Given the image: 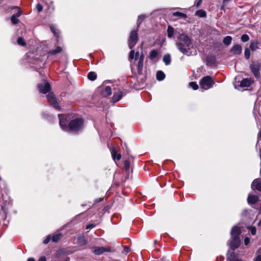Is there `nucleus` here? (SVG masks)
<instances>
[{"label": "nucleus", "instance_id": "f257e3e1", "mask_svg": "<svg viewBox=\"0 0 261 261\" xmlns=\"http://www.w3.org/2000/svg\"><path fill=\"white\" fill-rule=\"evenodd\" d=\"M59 124L61 128L64 131H70L73 133H79L84 127V119L76 118L71 120L68 125L67 122L69 120V116L66 114H59Z\"/></svg>", "mask_w": 261, "mask_h": 261}, {"label": "nucleus", "instance_id": "f03ea898", "mask_svg": "<svg viewBox=\"0 0 261 261\" xmlns=\"http://www.w3.org/2000/svg\"><path fill=\"white\" fill-rule=\"evenodd\" d=\"M178 42L176 45L178 50L185 55H190V50L192 47V40L190 37L184 33H179Z\"/></svg>", "mask_w": 261, "mask_h": 261}, {"label": "nucleus", "instance_id": "7ed1b4c3", "mask_svg": "<svg viewBox=\"0 0 261 261\" xmlns=\"http://www.w3.org/2000/svg\"><path fill=\"white\" fill-rule=\"evenodd\" d=\"M240 228L236 225L233 226L231 230V240L229 243L230 249L234 250L239 247L241 242L240 239Z\"/></svg>", "mask_w": 261, "mask_h": 261}, {"label": "nucleus", "instance_id": "20e7f679", "mask_svg": "<svg viewBox=\"0 0 261 261\" xmlns=\"http://www.w3.org/2000/svg\"><path fill=\"white\" fill-rule=\"evenodd\" d=\"M199 83L201 88L204 90H207L213 87L215 82L211 76L207 75L202 77Z\"/></svg>", "mask_w": 261, "mask_h": 261}, {"label": "nucleus", "instance_id": "39448f33", "mask_svg": "<svg viewBox=\"0 0 261 261\" xmlns=\"http://www.w3.org/2000/svg\"><path fill=\"white\" fill-rule=\"evenodd\" d=\"M137 31L138 30H134L130 33L128 39V45L130 49H133L138 41L139 37Z\"/></svg>", "mask_w": 261, "mask_h": 261}, {"label": "nucleus", "instance_id": "423d86ee", "mask_svg": "<svg viewBox=\"0 0 261 261\" xmlns=\"http://www.w3.org/2000/svg\"><path fill=\"white\" fill-rule=\"evenodd\" d=\"M47 99L48 103L53 108L58 110H60L61 108L58 105L55 95L53 92H49L47 95Z\"/></svg>", "mask_w": 261, "mask_h": 261}, {"label": "nucleus", "instance_id": "0eeeda50", "mask_svg": "<svg viewBox=\"0 0 261 261\" xmlns=\"http://www.w3.org/2000/svg\"><path fill=\"white\" fill-rule=\"evenodd\" d=\"M249 68L255 77L258 79L260 77V74L259 66L257 61L252 62L249 66Z\"/></svg>", "mask_w": 261, "mask_h": 261}, {"label": "nucleus", "instance_id": "6e6552de", "mask_svg": "<svg viewBox=\"0 0 261 261\" xmlns=\"http://www.w3.org/2000/svg\"><path fill=\"white\" fill-rule=\"evenodd\" d=\"M37 87L40 92L43 94L48 92L51 88L50 84L47 82L39 84Z\"/></svg>", "mask_w": 261, "mask_h": 261}, {"label": "nucleus", "instance_id": "1a4fd4ad", "mask_svg": "<svg viewBox=\"0 0 261 261\" xmlns=\"http://www.w3.org/2000/svg\"><path fill=\"white\" fill-rule=\"evenodd\" d=\"M144 54L142 52H141L140 56L139 58L138 63L137 64V70L139 74H141L142 73L144 65Z\"/></svg>", "mask_w": 261, "mask_h": 261}, {"label": "nucleus", "instance_id": "9d476101", "mask_svg": "<svg viewBox=\"0 0 261 261\" xmlns=\"http://www.w3.org/2000/svg\"><path fill=\"white\" fill-rule=\"evenodd\" d=\"M92 252L96 255H99L105 252H108V250L104 247L94 246L92 248Z\"/></svg>", "mask_w": 261, "mask_h": 261}, {"label": "nucleus", "instance_id": "9b49d317", "mask_svg": "<svg viewBox=\"0 0 261 261\" xmlns=\"http://www.w3.org/2000/svg\"><path fill=\"white\" fill-rule=\"evenodd\" d=\"M251 188L261 192V181L258 178L255 179L251 184Z\"/></svg>", "mask_w": 261, "mask_h": 261}, {"label": "nucleus", "instance_id": "f8f14e48", "mask_svg": "<svg viewBox=\"0 0 261 261\" xmlns=\"http://www.w3.org/2000/svg\"><path fill=\"white\" fill-rule=\"evenodd\" d=\"M123 96V92L119 90L114 92V94L112 97V101L113 102H116L120 100Z\"/></svg>", "mask_w": 261, "mask_h": 261}, {"label": "nucleus", "instance_id": "ddd939ff", "mask_svg": "<svg viewBox=\"0 0 261 261\" xmlns=\"http://www.w3.org/2000/svg\"><path fill=\"white\" fill-rule=\"evenodd\" d=\"M259 200V197L255 195H249L247 198L248 203L249 204H255Z\"/></svg>", "mask_w": 261, "mask_h": 261}, {"label": "nucleus", "instance_id": "4468645a", "mask_svg": "<svg viewBox=\"0 0 261 261\" xmlns=\"http://www.w3.org/2000/svg\"><path fill=\"white\" fill-rule=\"evenodd\" d=\"M242 47L240 44H236L233 45L231 50L230 51L232 52L233 54L234 55H240L242 53Z\"/></svg>", "mask_w": 261, "mask_h": 261}, {"label": "nucleus", "instance_id": "2eb2a0df", "mask_svg": "<svg viewBox=\"0 0 261 261\" xmlns=\"http://www.w3.org/2000/svg\"><path fill=\"white\" fill-rule=\"evenodd\" d=\"M253 83V81L251 79H244L240 83V86L242 87H249Z\"/></svg>", "mask_w": 261, "mask_h": 261}, {"label": "nucleus", "instance_id": "dca6fc26", "mask_svg": "<svg viewBox=\"0 0 261 261\" xmlns=\"http://www.w3.org/2000/svg\"><path fill=\"white\" fill-rule=\"evenodd\" d=\"M260 44V42L257 40H251L249 48L252 51H254L256 50L258 48V45Z\"/></svg>", "mask_w": 261, "mask_h": 261}, {"label": "nucleus", "instance_id": "f3484780", "mask_svg": "<svg viewBox=\"0 0 261 261\" xmlns=\"http://www.w3.org/2000/svg\"><path fill=\"white\" fill-rule=\"evenodd\" d=\"M62 51V48L60 46H57L55 49L50 50L48 54L49 55H50L51 56H55L57 54L61 53Z\"/></svg>", "mask_w": 261, "mask_h": 261}, {"label": "nucleus", "instance_id": "a211bd4d", "mask_svg": "<svg viewBox=\"0 0 261 261\" xmlns=\"http://www.w3.org/2000/svg\"><path fill=\"white\" fill-rule=\"evenodd\" d=\"M237 260L240 259L237 258V254L234 252L229 253V251L228 252L227 261H237Z\"/></svg>", "mask_w": 261, "mask_h": 261}, {"label": "nucleus", "instance_id": "6ab92c4d", "mask_svg": "<svg viewBox=\"0 0 261 261\" xmlns=\"http://www.w3.org/2000/svg\"><path fill=\"white\" fill-rule=\"evenodd\" d=\"M112 94L111 88L109 86H106L102 91L103 96L107 97L111 95Z\"/></svg>", "mask_w": 261, "mask_h": 261}, {"label": "nucleus", "instance_id": "aec40b11", "mask_svg": "<svg viewBox=\"0 0 261 261\" xmlns=\"http://www.w3.org/2000/svg\"><path fill=\"white\" fill-rule=\"evenodd\" d=\"M206 62L208 65L214 64L216 62V58L214 56H210L206 57Z\"/></svg>", "mask_w": 261, "mask_h": 261}, {"label": "nucleus", "instance_id": "412c9836", "mask_svg": "<svg viewBox=\"0 0 261 261\" xmlns=\"http://www.w3.org/2000/svg\"><path fill=\"white\" fill-rule=\"evenodd\" d=\"M156 77L157 80L162 81L165 78V74L162 71L159 70L156 72Z\"/></svg>", "mask_w": 261, "mask_h": 261}, {"label": "nucleus", "instance_id": "4be33fe9", "mask_svg": "<svg viewBox=\"0 0 261 261\" xmlns=\"http://www.w3.org/2000/svg\"><path fill=\"white\" fill-rule=\"evenodd\" d=\"M111 154L114 160L117 159V160H119L121 159V155L120 154H117V152L114 148H113L111 150Z\"/></svg>", "mask_w": 261, "mask_h": 261}, {"label": "nucleus", "instance_id": "5701e85b", "mask_svg": "<svg viewBox=\"0 0 261 261\" xmlns=\"http://www.w3.org/2000/svg\"><path fill=\"white\" fill-rule=\"evenodd\" d=\"M163 61L166 65H170L171 63V56L170 54L165 55L163 58Z\"/></svg>", "mask_w": 261, "mask_h": 261}, {"label": "nucleus", "instance_id": "b1692460", "mask_svg": "<svg viewBox=\"0 0 261 261\" xmlns=\"http://www.w3.org/2000/svg\"><path fill=\"white\" fill-rule=\"evenodd\" d=\"M77 243L81 246H84L87 243V240L83 236H80L77 239Z\"/></svg>", "mask_w": 261, "mask_h": 261}, {"label": "nucleus", "instance_id": "393cba45", "mask_svg": "<svg viewBox=\"0 0 261 261\" xmlns=\"http://www.w3.org/2000/svg\"><path fill=\"white\" fill-rule=\"evenodd\" d=\"M167 36L169 38H171L173 37L174 33V28L171 26L168 25L167 28Z\"/></svg>", "mask_w": 261, "mask_h": 261}, {"label": "nucleus", "instance_id": "a878e982", "mask_svg": "<svg viewBox=\"0 0 261 261\" xmlns=\"http://www.w3.org/2000/svg\"><path fill=\"white\" fill-rule=\"evenodd\" d=\"M232 41V37L230 36L225 37L223 39V43L226 46L229 45Z\"/></svg>", "mask_w": 261, "mask_h": 261}, {"label": "nucleus", "instance_id": "bb28decb", "mask_svg": "<svg viewBox=\"0 0 261 261\" xmlns=\"http://www.w3.org/2000/svg\"><path fill=\"white\" fill-rule=\"evenodd\" d=\"M87 77L89 80L93 81L96 79L97 75L95 72L91 71L88 73Z\"/></svg>", "mask_w": 261, "mask_h": 261}, {"label": "nucleus", "instance_id": "cd10ccee", "mask_svg": "<svg viewBox=\"0 0 261 261\" xmlns=\"http://www.w3.org/2000/svg\"><path fill=\"white\" fill-rule=\"evenodd\" d=\"M145 18H146V16L145 15H141L138 16V20L137 21V30L138 29V28L140 27L142 22L144 20V19Z\"/></svg>", "mask_w": 261, "mask_h": 261}, {"label": "nucleus", "instance_id": "c85d7f7f", "mask_svg": "<svg viewBox=\"0 0 261 261\" xmlns=\"http://www.w3.org/2000/svg\"><path fill=\"white\" fill-rule=\"evenodd\" d=\"M158 55V52L155 49L151 50L149 54V58L151 60H153Z\"/></svg>", "mask_w": 261, "mask_h": 261}, {"label": "nucleus", "instance_id": "c756f323", "mask_svg": "<svg viewBox=\"0 0 261 261\" xmlns=\"http://www.w3.org/2000/svg\"><path fill=\"white\" fill-rule=\"evenodd\" d=\"M172 15L175 17H179L184 18H186L187 17V14L180 12H175L173 13Z\"/></svg>", "mask_w": 261, "mask_h": 261}, {"label": "nucleus", "instance_id": "7c9ffc66", "mask_svg": "<svg viewBox=\"0 0 261 261\" xmlns=\"http://www.w3.org/2000/svg\"><path fill=\"white\" fill-rule=\"evenodd\" d=\"M124 168L125 172L128 174L129 172L130 165H129V162L128 160H125L124 161Z\"/></svg>", "mask_w": 261, "mask_h": 261}, {"label": "nucleus", "instance_id": "2f4dec72", "mask_svg": "<svg viewBox=\"0 0 261 261\" xmlns=\"http://www.w3.org/2000/svg\"><path fill=\"white\" fill-rule=\"evenodd\" d=\"M196 14L200 17H204L206 16V12L203 10H197L196 12Z\"/></svg>", "mask_w": 261, "mask_h": 261}, {"label": "nucleus", "instance_id": "473e14b6", "mask_svg": "<svg viewBox=\"0 0 261 261\" xmlns=\"http://www.w3.org/2000/svg\"><path fill=\"white\" fill-rule=\"evenodd\" d=\"M250 48L246 47L244 50V56L246 59H249L250 57Z\"/></svg>", "mask_w": 261, "mask_h": 261}, {"label": "nucleus", "instance_id": "72a5a7b5", "mask_svg": "<svg viewBox=\"0 0 261 261\" xmlns=\"http://www.w3.org/2000/svg\"><path fill=\"white\" fill-rule=\"evenodd\" d=\"M11 21L14 24H16L19 22V20L16 17V15H12L11 17Z\"/></svg>", "mask_w": 261, "mask_h": 261}, {"label": "nucleus", "instance_id": "f704fd0d", "mask_svg": "<svg viewBox=\"0 0 261 261\" xmlns=\"http://www.w3.org/2000/svg\"><path fill=\"white\" fill-rule=\"evenodd\" d=\"M61 236V233H58L54 235L51 238L53 242L55 243L57 242L60 240Z\"/></svg>", "mask_w": 261, "mask_h": 261}, {"label": "nucleus", "instance_id": "c9c22d12", "mask_svg": "<svg viewBox=\"0 0 261 261\" xmlns=\"http://www.w3.org/2000/svg\"><path fill=\"white\" fill-rule=\"evenodd\" d=\"M17 42L19 45L22 46H24L26 45V43L22 37H19Z\"/></svg>", "mask_w": 261, "mask_h": 261}, {"label": "nucleus", "instance_id": "e433bc0d", "mask_svg": "<svg viewBox=\"0 0 261 261\" xmlns=\"http://www.w3.org/2000/svg\"><path fill=\"white\" fill-rule=\"evenodd\" d=\"M241 40L243 42H246L249 40V37L247 34H243L241 37Z\"/></svg>", "mask_w": 261, "mask_h": 261}, {"label": "nucleus", "instance_id": "4c0bfd02", "mask_svg": "<svg viewBox=\"0 0 261 261\" xmlns=\"http://www.w3.org/2000/svg\"><path fill=\"white\" fill-rule=\"evenodd\" d=\"M50 29L51 31L54 33V35L57 36L59 35L58 30H57L53 25H50Z\"/></svg>", "mask_w": 261, "mask_h": 261}, {"label": "nucleus", "instance_id": "58836bf2", "mask_svg": "<svg viewBox=\"0 0 261 261\" xmlns=\"http://www.w3.org/2000/svg\"><path fill=\"white\" fill-rule=\"evenodd\" d=\"M11 9H19L18 11L16 14H14V15H16V17H19L21 15L22 13H21V11L20 10L19 7H18V6H12L11 7Z\"/></svg>", "mask_w": 261, "mask_h": 261}, {"label": "nucleus", "instance_id": "ea45409f", "mask_svg": "<svg viewBox=\"0 0 261 261\" xmlns=\"http://www.w3.org/2000/svg\"><path fill=\"white\" fill-rule=\"evenodd\" d=\"M189 86L190 87L193 88L194 90H197L198 89V85L194 82H191L189 83Z\"/></svg>", "mask_w": 261, "mask_h": 261}, {"label": "nucleus", "instance_id": "a19ab883", "mask_svg": "<svg viewBox=\"0 0 261 261\" xmlns=\"http://www.w3.org/2000/svg\"><path fill=\"white\" fill-rule=\"evenodd\" d=\"M132 50L129 52L128 59L130 61L135 59V50L131 49Z\"/></svg>", "mask_w": 261, "mask_h": 261}, {"label": "nucleus", "instance_id": "79ce46f5", "mask_svg": "<svg viewBox=\"0 0 261 261\" xmlns=\"http://www.w3.org/2000/svg\"><path fill=\"white\" fill-rule=\"evenodd\" d=\"M248 228L250 230L251 233L252 235H255L256 232V228L254 226L248 227Z\"/></svg>", "mask_w": 261, "mask_h": 261}, {"label": "nucleus", "instance_id": "37998d69", "mask_svg": "<svg viewBox=\"0 0 261 261\" xmlns=\"http://www.w3.org/2000/svg\"><path fill=\"white\" fill-rule=\"evenodd\" d=\"M43 6L40 4H38L36 5V9L39 12H41L43 10Z\"/></svg>", "mask_w": 261, "mask_h": 261}, {"label": "nucleus", "instance_id": "c03bdc74", "mask_svg": "<svg viewBox=\"0 0 261 261\" xmlns=\"http://www.w3.org/2000/svg\"><path fill=\"white\" fill-rule=\"evenodd\" d=\"M96 226L95 224H89L86 226L87 229H91Z\"/></svg>", "mask_w": 261, "mask_h": 261}, {"label": "nucleus", "instance_id": "a18cd8bd", "mask_svg": "<svg viewBox=\"0 0 261 261\" xmlns=\"http://www.w3.org/2000/svg\"><path fill=\"white\" fill-rule=\"evenodd\" d=\"M50 240V236H47V237L44 240L43 243L44 244H47Z\"/></svg>", "mask_w": 261, "mask_h": 261}, {"label": "nucleus", "instance_id": "49530a36", "mask_svg": "<svg viewBox=\"0 0 261 261\" xmlns=\"http://www.w3.org/2000/svg\"><path fill=\"white\" fill-rule=\"evenodd\" d=\"M141 54L139 51L135 52V60H139V58Z\"/></svg>", "mask_w": 261, "mask_h": 261}, {"label": "nucleus", "instance_id": "de8ad7c7", "mask_svg": "<svg viewBox=\"0 0 261 261\" xmlns=\"http://www.w3.org/2000/svg\"><path fill=\"white\" fill-rule=\"evenodd\" d=\"M254 261H261V254H256L254 259Z\"/></svg>", "mask_w": 261, "mask_h": 261}, {"label": "nucleus", "instance_id": "09e8293b", "mask_svg": "<svg viewBox=\"0 0 261 261\" xmlns=\"http://www.w3.org/2000/svg\"><path fill=\"white\" fill-rule=\"evenodd\" d=\"M202 2V0H196V2L195 4V6H196V8H198L199 7V6L201 4Z\"/></svg>", "mask_w": 261, "mask_h": 261}, {"label": "nucleus", "instance_id": "8fccbe9b", "mask_svg": "<svg viewBox=\"0 0 261 261\" xmlns=\"http://www.w3.org/2000/svg\"><path fill=\"white\" fill-rule=\"evenodd\" d=\"M250 242V240L248 238H245L244 239V244L245 245H247Z\"/></svg>", "mask_w": 261, "mask_h": 261}, {"label": "nucleus", "instance_id": "3c124183", "mask_svg": "<svg viewBox=\"0 0 261 261\" xmlns=\"http://www.w3.org/2000/svg\"><path fill=\"white\" fill-rule=\"evenodd\" d=\"M103 198H97V199H95L94 202L98 203L99 202H101L103 200Z\"/></svg>", "mask_w": 261, "mask_h": 261}, {"label": "nucleus", "instance_id": "603ef678", "mask_svg": "<svg viewBox=\"0 0 261 261\" xmlns=\"http://www.w3.org/2000/svg\"><path fill=\"white\" fill-rule=\"evenodd\" d=\"M38 261H46V257L45 256H41Z\"/></svg>", "mask_w": 261, "mask_h": 261}, {"label": "nucleus", "instance_id": "864d4df0", "mask_svg": "<svg viewBox=\"0 0 261 261\" xmlns=\"http://www.w3.org/2000/svg\"><path fill=\"white\" fill-rule=\"evenodd\" d=\"M27 261H36L35 258L33 257H30L28 259Z\"/></svg>", "mask_w": 261, "mask_h": 261}, {"label": "nucleus", "instance_id": "5fc2aeb1", "mask_svg": "<svg viewBox=\"0 0 261 261\" xmlns=\"http://www.w3.org/2000/svg\"><path fill=\"white\" fill-rule=\"evenodd\" d=\"M257 62H258V63L259 64L260 70H261V61H258Z\"/></svg>", "mask_w": 261, "mask_h": 261}, {"label": "nucleus", "instance_id": "6e6d98bb", "mask_svg": "<svg viewBox=\"0 0 261 261\" xmlns=\"http://www.w3.org/2000/svg\"><path fill=\"white\" fill-rule=\"evenodd\" d=\"M258 225L260 226L261 225V219L259 220V221L258 223Z\"/></svg>", "mask_w": 261, "mask_h": 261}, {"label": "nucleus", "instance_id": "4d7b16f0", "mask_svg": "<svg viewBox=\"0 0 261 261\" xmlns=\"http://www.w3.org/2000/svg\"><path fill=\"white\" fill-rule=\"evenodd\" d=\"M64 261H69V258L67 257Z\"/></svg>", "mask_w": 261, "mask_h": 261}, {"label": "nucleus", "instance_id": "13d9d810", "mask_svg": "<svg viewBox=\"0 0 261 261\" xmlns=\"http://www.w3.org/2000/svg\"><path fill=\"white\" fill-rule=\"evenodd\" d=\"M259 137L261 139V131L259 133Z\"/></svg>", "mask_w": 261, "mask_h": 261}, {"label": "nucleus", "instance_id": "bf43d9fd", "mask_svg": "<svg viewBox=\"0 0 261 261\" xmlns=\"http://www.w3.org/2000/svg\"><path fill=\"white\" fill-rule=\"evenodd\" d=\"M39 59H40L39 58H36L35 60H36V61H38V60H39Z\"/></svg>", "mask_w": 261, "mask_h": 261}, {"label": "nucleus", "instance_id": "052dcab7", "mask_svg": "<svg viewBox=\"0 0 261 261\" xmlns=\"http://www.w3.org/2000/svg\"><path fill=\"white\" fill-rule=\"evenodd\" d=\"M42 62H43L42 61V62H41V65H44V63H42Z\"/></svg>", "mask_w": 261, "mask_h": 261}]
</instances>
